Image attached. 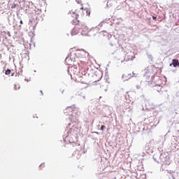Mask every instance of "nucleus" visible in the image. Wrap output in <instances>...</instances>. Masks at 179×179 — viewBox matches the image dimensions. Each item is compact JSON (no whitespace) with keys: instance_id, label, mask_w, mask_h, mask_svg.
<instances>
[{"instance_id":"f257e3e1","label":"nucleus","mask_w":179,"mask_h":179,"mask_svg":"<svg viewBox=\"0 0 179 179\" xmlns=\"http://www.w3.org/2000/svg\"><path fill=\"white\" fill-rule=\"evenodd\" d=\"M80 10L81 11H80L78 14L73 13L72 17H73V19L72 20V22L73 24H74L75 26H78V24H79V20H78V17H79V16H80L81 17H83V16H85V13L83 12H86L87 16H90V10L87 8H84L83 7H81Z\"/></svg>"},{"instance_id":"f03ea898","label":"nucleus","mask_w":179,"mask_h":179,"mask_svg":"<svg viewBox=\"0 0 179 179\" xmlns=\"http://www.w3.org/2000/svg\"><path fill=\"white\" fill-rule=\"evenodd\" d=\"M80 25H76L73 27V29L71 31V34L73 36H76L79 34V32L80 31V29H87L85 25L82 26V28L79 27Z\"/></svg>"},{"instance_id":"7ed1b4c3","label":"nucleus","mask_w":179,"mask_h":179,"mask_svg":"<svg viewBox=\"0 0 179 179\" xmlns=\"http://www.w3.org/2000/svg\"><path fill=\"white\" fill-rule=\"evenodd\" d=\"M78 81L80 82V83L86 84L87 80L86 78V76H80L78 77Z\"/></svg>"},{"instance_id":"20e7f679","label":"nucleus","mask_w":179,"mask_h":179,"mask_svg":"<svg viewBox=\"0 0 179 179\" xmlns=\"http://www.w3.org/2000/svg\"><path fill=\"white\" fill-rule=\"evenodd\" d=\"M172 65L174 66V68L177 67L178 65V60L176 59H173L172 60Z\"/></svg>"},{"instance_id":"39448f33","label":"nucleus","mask_w":179,"mask_h":179,"mask_svg":"<svg viewBox=\"0 0 179 179\" xmlns=\"http://www.w3.org/2000/svg\"><path fill=\"white\" fill-rule=\"evenodd\" d=\"M69 112L72 113V108L69 107L67 108L64 112L65 114L68 115L69 114Z\"/></svg>"},{"instance_id":"423d86ee","label":"nucleus","mask_w":179,"mask_h":179,"mask_svg":"<svg viewBox=\"0 0 179 179\" xmlns=\"http://www.w3.org/2000/svg\"><path fill=\"white\" fill-rule=\"evenodd\" d=\"M14 89L15 90H19V89H20V85L19 84H15Z\"/></svg>"},{"instance_id":"0eeeda50","label":"nucleus","mask_w":179,"mask_h":179,"mask_svg":"<svg viewBox=\"0 0 179 179\" xmlns=\"http://www.w3.org/2000/svg\"><path fill=\"white\" fill-rule=\"evenodd\" d=\"M5 75H10V69H7L5 72Z\"/></svg>"},{"instance_id":"6e6552de","label":"nucleus","mask_w":179,"mask_h":179,"mask_svg":"<svg viewBox=\"0 0 179 179\" xmlns=\"http://www.w3.org/2000/svg\"><path fill=\"white\" fill-rule=\"evenodd\" d=\"M100 129H101V131H104V129H106V126L101 125Z\"/></svg>"},{"instance_id":"1a4fd4ad","label":"nucleus","mask_w":179,"mask_h":179,"mask_svg":"<svg viewBox=\"0 0 179 179\" xmlns=\"http://www.w3.org/2000/svg\"><path fill=\"white\" fill-rule=\"evenodd\" d=\"M76 1L77 3H78V4H82V0H76Z\"/></svg>"},{"instance_id":"9d476101","label":"nucleus","mask_w":179,"mask_h":179,"mask_svg":"<svg viewBox=\"0 0 179 179\" xmlns=\"http://www.w3.org/2000/svg\"><path fill=\"white\" fill-rule=\"evenodd\" d=\"M152 19H153V20H156L157 17L155 16H152Z\"/></svg>"},{"instance_id":"9b49d317","label":"nucleus","mask_w":179,"mask_h":179,"mask_svg":"<svg viewBox=\"0 0 179 179\" xmlns=\"http://www.w3.org/2000/svg\"><path fill=\"white\" fill-rule=\"evenodd\" d=\"M20 23L21 24H23V21H22V20H20Z\"/></svg>"},{"instance_id":"f8f14e48","label":"nucleus","mask_w":179,"mask_h":179,"mask_svg":"<svg viewBox=\"0 0 179 179\" xmlns=\"http://www.w3.org/2000/svg\"><path fill=\"white\" fill-rule=\"evenodd\" d=\"M43 166H44V164H41V167H43Z\"/></svg>"},{"instance_id":"ddd939ff","label":"nucleus","mask_w":179,"mask_h":179,"mask_svg":"<svg viewBox=\"0 0 179 179\" xmlns=\"http://www.w3.org/2000/svg\"><path fill=\"white\" fill-rule=\"evenodd\" d=\"M178 66H179V62H178Z\"/></svg>"},{"instance_id":"4468645a","label":"nucleus","mask_w":179,"mask_h":179,"mask_svg":"<svg viewBox=\"0 0 179 179\" xmlns=\"http://www.w3.org/2000/svg\"><path fill=\"white\" fill-rule=\"evenodd\" d=\"M41 93L43 94V91H41Z\"/></svg>"},{"instance_id":"2eb2a0df","label":"nucleus","mask_w":179,"mask_h":179,"mask_svg":"<svg viewBox=\"0 0 179 179\" xmlns=\"http://www.w3.org/2000/svg\"><path fill=\"white\" fill-rule=\"evenodd\" d=\"M11 76H13V73L11 75Z\"/></svg>"}]
</instances>
